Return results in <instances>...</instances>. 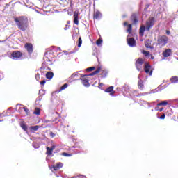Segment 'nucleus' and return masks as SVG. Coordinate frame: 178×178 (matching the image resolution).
<instances>
[{"label":"nucleus","mask_w":178,"mask_h":178,"mask_svg":"<svg viewBox=\"0 0 178 178\" xmlns=\"http://www.w3.org/2000/svg\"><path fill=\"white\" fill-rule=\"evenodd\" d=\"M14 22H15L16 25L17 26L18 29L19 30H22V31H25V30H27V17H18L14 18Z\"/></svg>","instance_id":"f257e3e1"},{"label":"nucleus","mask_w":178,"mask_h":178,"mask_svg":"<svg viewBox=\"0 0 178 178\" xmlns=\"http://www.w3.org/2000/svg\"><path fill=\"white\" fill-rule=\"evenodd\" d=\"M155 24V17H151L148 19V20L146 22V26L144 25H142L140 28L139 34L141 35V37L144 36V31L145 30L147 31H149V29H152V27H154V25Z\"/></svg>","instance_id":"f03ea898"},{"label":"nucleus","mask_w":178,"mask_h":178,"mask_svg":"<svg viewBox=\"0 0 178 178\" xmlns=\"http://www.w3.org/2000/svg\"><path fill=\"white\" fill-rule=\"evenodd\" d=\"M100 70H101V67H98L97 70L94 71L90 74L81 75V80L82 81V84L84 86V87H90V83L88 82V79H87V77L90 76H95V74H98Z\"/></svg>","instance_id":"7ed1b4c3"},{"label":"nucleus","mask_w":178,"mask_h":178,"mask_svg":"<svg viewBox=\"0 0 178 178\" xmlns=\"http://www.w3.org/2000/svg\"><path fill=\"white\" fill-rule=\"evenodd\" d=\"M168 41H169V38H168V36L165 35H163L158 38L157 44L159 45L161 48H163V47H165V45L168 44Z\"/></svg>","instance_id":"20e7f679"},{"label":"nucleus","mask_w":178,"mask_h":178,"mask_svg":"<svg viewBox=\"0 0 178 178\" xmlns=\"http://www.w3.org/2000/svg\"><path fill=\"white\" fill-rule=\"evenodd\" d=\"M136 67L138 72H143L144 70V60L139 58L136 62Z\"/></svg>","instance_id":"39448f33"},{"label":"nucleus","mask_w":178,"mask_h":178,"mask_svg":"<svg viewBox=\"0 0 178 178\" xmlns=\"http://www.w3.org/2000/svg\"><path fill=\"white\" fill-rule=\"evenodd\" d=\"M144 71L147 74H149V76H152V72H154V69L148 63H145L144 65Z\"/></svg>","instance_id":"423d86ee"},{"label":"nucleus","mask_w":178,"mask_h":178,"mask_svg":"<svg viewBox=\"0 0 178 178\" xmlns=\"http://www.w3.org/2000/svg\"><path fill=\"white\" fill-rule=\"evenodd\" d=\"M23 56V54L19 51H13L11 54L12 59H14L15 60H17V59H20Z\"/></svg>","instance_id":"0eeeda50"},{"label":"nucleus","mask_w":178,"mask_h":178,"mask_svg":"<svg viewBox=\"0 0 178 178\" xmlns=\"http://www.w3.org/2000/svg\"><path fill=\"white\" fill-rule=\"evenodd\" d=\"M127 43L131 48H134L136 47V40L133 38H127Z\"/></svg>","instance_id":"6e6552de"},{"label":"nucleus","mask_w":178,"mask_h":178,"mask_svg":"<svg viewBox=\"0 0 178 178\" xmlns=\"http://www.w3.org/2000/svg\"><path fill=\"white\" fill-rule=\"evenodd\" d=\"M62 168H63V163L60 162L53 165V167L51 168V170H58V169H60Z\"/></svg>","instance_id":"1a4fd4ad"},{"label":"nucleus","mask_w":178,"mask_h":178,"mask_svg":"<svg viewBox=\"0 0 178 178\" xmlns=\"http://www.w3.org/2000/svg\"><path fill=\"white\" fill-rule=\"evenodd\" d=\"M25 49L29 54H33V44L30 43H26L25 44Z\"/></svg>","instance_id":"9d476101"},{"label":"nucleus","mask_w":178,"mask_h":178,"mask_svg":"<svg viewBox=\"0 0 178 178\" xmlns=\"http://www.w3.org/2000/svg\"><path fill=\"white\" fill-rule=\"evenodd\" d=\"M172 55V49H167L163 52V56L164 58H168V56H170Z\"/></svg>","instance_id":"9b49d317"},{"label":"nucleus","mask_w":178,"mask_h":178,"mask_svg":"<svg viewBox=\"0 0 178 178\" xmlns=\"http://www.w3.org/2000/svg\"><path fill=\"white\" fill-rule=\"evenodd\" d=\"M170 102H172V100L162 101L161 102L157 104V106H166V105H170Z\"/></svg>","instance_id":"f8f14e48"},{"label":"nucleus","mask_w":178,"mask_h":178,"mask_svg":"<svg viewBox=\"0 0 178 178\" xmlns=\"http://www.w3.org/2000/svg\"><path fill=\"white\" fill-rule=\"evenodd\" d=\"M101 17H102V15L101 14V12H99V10H96L94 12V14H93L94 19H96V20H98L101 19Z\"/></svg>","instance_id":"ddd939ff"},{"label":"nucleus","mask_w":178,"mask_h":178,"mask_svg":"<svg viewBox=\"0 0 178 178\" xmlns=\"http://www.w3.org/2000/svg\"><path fill=\"white\" fill-rule=\"evenodd\" d=\"M74 23L79 26V12L75 11L74 13Z\"/></svg>","instance_id":"4468645a"},{"label":"nucleus","mask_w":178,"mask_h":178,"mask_svg":"<svg viewBox=\"0 0 178 178\" xmlns=\"http://www.w3.org/2000/svg\"><path fill=\"white\" fill-rule=\"evenodd\" d=\"M131 20L133 22V24L138 23V20L137 19V14H133L131 17Z\"/></svg>","instance_id":"2eb2a0df"},{"label":"nucleus","mask_w":178,"mask_h":178,"mask_svg":"<svg viewBox=\"0 0 178 178\" xmlns=\"http://www.w3.org/2000/svg\"><path fill=\"white\" fill-rule=\"evenodd\" d=\"M55 149V146H51V147H47V155H52V152Z\"/></svg>","instance_id":"dca6fc26"},{"label":"nucleus","mask_w":178,"mask_h":178,"mask_svg":"<svg viewBox=\"0 0 178 178\" xmlns=\"http://www.w3.org/2000/svg\"><path fill=\"white\" fill-rule=\"evenodd\" d=\"M52 77H54V72H48L46 74V79H48L49 80H51Z\"/></svg>","instance_id":"f3484780"},{"label":"nucleus","mask_w":178,"mask_h":178,"mask_svg":"<svg viewBox=\"0 0 178 178\" xmlns=\"http://www.w3.org/2000/svg\"><path fill=\"white\" fill-rule=\"evenodd\" d=\"M129 35L127 36V38H137V33H132L131 32H128Z\"/></svg>","instance_id":"a211bd4d"},{"label":"nucleus","mask_w":178,"mask_h":178,"mask_svg":"<svg viewBox=\"0 0 178 178\" xmlns=\"http://www.w3.org/2000/svg\"><path fill=\"white\" fill-rule=\"evenodd\" d=\"M170 81L172 83H178V76H172L170 79Z\"/></svg>","instance_id":"6ab92c4d"},{"label":"nucleus","mask_w":178,"mask_h":178,"mask_svg":"<svg viewBox=\"0 0 178 178\" xmlns=\"http://www.w3.org/2000/svg\"><path fill=\"white\" fill-rule=\"evenodd\" d=\"M138 87L140 90H141V88H143V87H144V83H143V81L142 80H139L138 82Z\"/></svg>","instance_id":"aec40b11"},{"label":"nucleus","mask_w":178,"mask_h":178,"mask_svg":"<svg viewBox=\"0 0 178 178\" xmlns=\"http://www.w3.org/2000/svg\"><path fill=\"white\" fill-rule=\"evenodd\" d=\"M38 129H40V126H38V125L31 127V130L32 131H37V130H38Z\"/></svg>","instance_id":"412c9836"},{"label":"nucleus","mask_w":178,"mask_h":178,"mask_svg":"<svg viewBox=\"0 0 178 178\" xmlns=\"http://www.w3.org/2000/svg\"><path fill=\"white\" fill-rule=\"evenodd\" d=\"M81 44H83V40H81V38L80 37L78 40V48L81 47Z\"/></svg>","instance_id":"4be33fe9"},{"label":"nucleus","mask_w":178,"mask_h":178,"mask_svg":"<svg viewBox=\"0 0 178 178\" xmlns=\"http://www.w3.org/2000/svg\"><path fill=\"white\" fill-rule=\"evenodd\" d=\"M69 85L67 83L64 84L63 86L60 87L59 91H63V90H65V88H67Z\"/></svg>","instance_id":"5701e85b"},{"label":"nucleus","mask_w":178,"mask_h":178,"mask_svg":"<svg viewBox=\"0 0 178 178\" xmlns=\"http://www.w3.org/2000/svg\"><path fill=\"white\" fill-rule=\"evenodd\" d=\"M33 113L34 115H40L41 111L40 110V108H35Z\"/></svg>","instance_id":"b1692460"},{"label":"nucleus","mask_w":178,"mask_h":178,"mask_svg":"<svg viewBox=\"0 0 178 178\" xmlns=\"http://www.w3.org/2000/svg\"><path fill=\"white\" fill-rule=\"evenodd\" d=\"M131 30H133V27H132L131 24H128V28L127 29V32L130 33V32H131Z\"/></svg>","instance_id":"393cba45"},{"label":"nucleus","mask_w":178,"mask_h":178,"mask_svg":"<svg viewBox=\"0 0 178 178\" xmlns=\"http://www.w3.org/2000/svg\"><path fill=\"white\" fill-rule=\"evenodd\" d=\"M47 55H48V54L45 53L44 56V62H51V60L49 58H48Z\"/></svg>","instance_id":"a878e982"},{"label":"nucleus","mask_w":178,"mask_h":178,"mask_svg":"<svg viewBox=\"0 0 178 178\" xmlns=\"http://www.w3.org/2000/svg\"><path fill=\"white\" fill-rule=\"evenodd\" d=\"M106 92H112L113 91V86H110L108 88L106 89Z\"/></svg>","instance_id":"bb28decb"},{"label":"nucleus","mask_w":178,"mask_h":178,"mask_svg":"<svg viewBox=\"0 0 178 178\" xmlns=\"http://www.w3.org/2000/svg\"><path fill=\"white\" fill-rule=\"evenodd\" d=\"M21 127L24 130V131H27V125L24 124H21Z\"/></svg>","instance_id":"cd10ccee"},{"label":"nucleus","mask_w":178,"mask_h":178,"mask_svg":"<svg viewBox=\"0 0 178 178\" xmlns=\"http://www.w3.org/2000/svg\"><path fill=\"white\" fill-rule=\"evenodd\" d=\"M97 45L99 46L101 44H102V40L98 39L96 42Z\"/></svg>","instance_id":"c85d7f7f"},{"label":"nucleus","mask_w":178,"mask_h":178,"mask_svg":"<svg viewBox=\"0 0 178 178\" xmlns=\"http://www.w3.org/2000/svg\"><path fill=\"white\" fill-rule=\"evenodd\" d=\"M95 70V67H91L86 69L87 72H92V70Z\"/></svg>","instance_id":"c756f323"},{"label":"nucleus","mask_w":178,"mask_h":178,"mask_svg":"<svg viewBox=\"0 0 178 178\" xmlns=\"http://www.w3.org/2000/svg\"><path fill=\"white\" fill-rule=\"evenodd\" d=\"M143 54L145 55V56H148V55H149V51H143Z\"/></svg>","instance_id":"7c9ffc66"},{"label":"nucleus","mask_w":178,"mask_h":178,"mask_svg":"<svg viewBox=\"0 0 178 178\" xmlns=\"http://www.w3.org/2000/svg\"><path fill=\"white\" fill-rule=\"evenodd\" d=\"M33 147H35V149L40 148V145H37V143H34L33 144Z\"/></svg>","instance_id":"2f4dec72"},{"label":"nucleus","mask_w":178,"mask_h":178,"mask_svg":"<svg viewBox=\"0 0 178 178\" xmlns=\"http://www.w3.org/2000/svg\"><path fill=\"white\" fill-rule=\"evenodd\" d=\"M35 79H36V80L38 81V80H40V74H37L36 75H35Z\"/></svg>","instance_id":"473e14b6"},{"label":"nucleus","mask_w":178,"mask_h":178,"mask_svg":"<svg viewBox=\"0 0 178 178\" xmlns=\"http://www.w3.org/2000/svg\"><path fill=\"white\" fill-rule=\"evenodd\" d=\"M50 136L51 138H54V137H55L56 134H54L53 132H50Z\"/></svg>","instance_id":"72a5a7b5"},{"label":"nucleus","mask_w":178,"mask_h":178,"mask_svg":"<svg viewBox=\"0 0 178 178\" xmlns=\"http://www.w3.org/2000/svg\"><path fill=\"white\" fill-rule=\"evenodd\" d=\"M45 83H46L45 80H43V81H42L40 82V84H41V86H44V85H45Z\"/></svg>","instance_id":"f704fd0d"},{"label":"nucleus","mask_w":178,"mask_h":178,"mask_svg":"<svg viewBox=\"0 0 178 178\" xmlns=\"http://www.w3.org/2000/svg\"><path fill=\"white\" fill-rule=\"evenodd\" d=\"M23 109L24 110V111L26 112V113H29V109H27V108L24 107Z\"/></svg>","instance_id":"c9c22d12"},{"label":"nucleus","mask_w":178,"mask_h":178,"mask_svg":"<svg viewBox=\"0 0 178 178\" xmlns=\"http://www.w3.org/2000/svg\"><path fill=\"white\" fill-rule=\"evenodd\" d=\"M63 156H70V154L67 153H63Z\"/></svg>","instance_id":"e433bc0d"},{"label":"nucleus","mask_w":178,"mask_h":178,"mask_svg":"<svg viewBox=\"0 0 178 178\" xmlns=\"http://www.w3.org/2000/svg\"><path fill=\"white\" fill-rule=\"evenodd\" d=\"M2 79H3V74L0 72V80H2Z\"/></svg>","instance_id":"4c0bfd02"},{"label":"nucleus","mask_w":178,"mask_h":178,"mask_svg":"<svg viewBox=\"0 0 178 178\" xmlns=\"http://www.w3.org/2000/svg\"><path fill=\"white\" fill-rule=\"evenodd\" d=\"M165 114H163L161 116L159 117V119H165Z\"/></svg>","instance_id":"58836bf2"},{"label":"nucleus","mask_w":178,"mask_h":178,"mask_svg":"<svg viewBox=\"0 0 178 178\" xmlns=\"http://www.w3.org/2000/svg\"><path fill=\"white\" fill-rule=\"evenodd\" d=\"M76 177L77 178H86V177H84L83 175H77Z\"/></svg>","instance_id":"ea45409f"},{"label":"nucleus","mask_w":178,"mask_h":178,"mask_svg":"<svg viewBox=\"0 0 178 178\" xmlns=\"http://www.w3.org/2000/svg\"><path fill=\"white\" fill-rule=\"evenodd\" d=\"M165 33H166L167 35H170V31H169V30H167L165 31Z\"/></svg>","instance_id":"a19ab883"},{"label":"nucleus","mask_w":178,"mask_h":178,"mask_svg":"<svg viewBox=\"0 0 178 178\" xmlns=\"http://www.w3.org/2000/svg\"><path fill=\"white\" fill-rule=\"evenodd\" d=\"M145 47H146V48H151V46H149V44H148V43H145Z\"/></svg>","instance_id":"79ce46f5"},{"label":"nucleus","mask_w":178,"mask_h":178,"mask_svg":"<svg viewBox=\"0 0 178 178\" xmlns=\"http://www.w3.org/2000/svg\"><path fill=\"white\" fill-rule=\"evenodd\" d=\"M76 76H77V74L74 73L72 74L71 77L74 78Z\"/></svg>","instance_id":"37998d69"},{"label":"nucleus","mask_w":178,"mask_h":178,"mask_svg":"<svg viewBox=\"0 0 178 178\" xmlns=\"http://www.w3.org/2000/svg\"><path fill=\"white\" fill-rule=\"evenodd\" d=\"M69 27H70L69 25H66L65 27L64 28V30H67Z\"/></svg>","instance_id":"c03bdc74"},{"label":"nucleus","mask_w":178,"mask_h":178,"mask_svg":"<svg viewBox=\"0 0 178 178\" xmlns=\"http://www.w3.org/2000/svg\"><path fill=\"white\" fill-rule=\"evenodd\" d=\"M44 70V65H42V67L40 68V72H42Z\"/></svg>","instance_id":"a18cd8bd"},{"label":"nucleus","mask_w":178,"mask_h":178,"mask_svg":"<svg viewBox=\"0 0 178 178\" xmlns=\"http://www.w3.org/2000/svg\"><path fill=\"white\" fill-rule=\"evenodd\" d=\"M155 111H159V107H158V106H156V107H155Z\"/></svg>","instance_id":"49530a36"},{"label":"nucleus","mask_w":178,"mask_h":178,"mask_svg":"<svg viewBox=\"0 0 178 178\" xmlns=\"http://www.w3.org/2000/svg\"><path fill=\"white\" fill-rule=\"evenodd\" d=\"M138 78L139 79V80H141V74H139Z\"/></svg>","instance_id":"de8ad7c7"},{"label":"nucleus","mask_w":178,"mask_h":178,"mask_svg":"<svg viewBox=\"0 0 178 178\" xmlns=\"http://www.w3.org/2000/svg\"><path fill=\"white\" fill-rule=\"evenodd\" d=\"M103 84L102 83H99V88H101V87H102Z\"/></svg>","instance_id":"09e8293b"},{"label":"nucleus","mask_w":178,"mask_h":178,"mask_svg":"<svg viewBox=\"0 0 178 178\" xmlns=\"http://www.w3.org/2000/svg\"><path fill=\"white\" fill-rule=\"evenodd\" d=\"M162 111H163V108H161L159 109L160 112H162Z\"/></svg>","instance_id":"8fccbe9b"},{"label":"nucleus","mask_w":178,"mask_h":178,"mask_svg":"<svg viewBox=\"0 0 178 178\" xmlns=\"http://www.w3.org/2000/svg\"><path fill=\"white\" fill-rule=\"evenodd\" d=\"M124 26H127V22H124Z\"/></svg>","instance_id":"3c124183"},{"label":"nucleus","mask_w":178,"mask_h":178,"mask_svg":"<svg viewBox=\"0 0 178 178\" xmlns=\"http://www.w3.org/2000/svg\"><path fill=\"white\" fill-rule=\"evenodd\" d=\"M6 40H0V42H5Z\"/></svg>","instance_id":"603ef678"},{"label":"nucleus","mask_w":178,"mask_h":178,"mask_svg":"<svg viewBox=\"0 0 178 178\" xmlns=\"http://www.w3.org/2000/svg\"><path fill=\"white\" fill-rule=\"evenodd\" d=\"M154 92H154V90H152L149 94H152V93H154Z\"/></svg>","instance_id":"864d4df0"},{"label":"nucleus","mask_w":178,"mask_h":178,"mask_svg":"<svg viewBox=\"0 0 178 178\" xmlns=\"http://www.w3.org/2000/svg\"><path fill=\"white\" fill-rule=\"evenodd\" d=\"M143 95H148V93H143Z\"/></svg>","instance_id":"5fc2aeb1"},{"label":"nucleus","mask_w":178,"mask_h":178,"mask_svg":"<svg viewBox=\"0 0 178 178\" xmlns=\"http://www.w3.org/2000/svg\"><path fill=\"white\" fill-rule=\"evenodd\" d=\"M70 24V21H68V22H67V24Z\"/></svg>","instance_id":"6e6d98bb"},{"label":"nucleus","mask_w":178,"mask_h":178,"mask_svg":"<svg viewBox=\"0 0 178 178\" xmlns=\"http://www.w3.org/2000/svg\"><path fill=\"white\" fill-rule=\"evenodd\" d=\"M0 122H3V120H0Z\"/></svg>","instance_id":"4d7b16f0"},{"label":"nucleus","mask_w":178,"mask_h":178,"mask_svg":"<svg viewBox=\"0 0 178 178\" xmlns=\"http://www.w3.org/2000/svg\"><path fill=\"white\" fill-rule=\"evenodd\" d=\"M56 177H59V175H56Z\"/></svg>","instance_id":"13d9d810"},{"label":"nucleus","mask_w":178,"mask_h":178,"mask_svg":"<svg viewBox=\"0 0 178 178\" xmlns=\"http://www.w3.org/2000/svg\"><path fill=\"white\" fill-rule=\"evenodd\" d=\"M126 17V15H123V17Z\"/></svg>","instance_id":"bf43d9fd"},{"label":"nucleus","mask_w":178,"mask_h":178,"mask_svg":"<svg viewBox=\"0 0 178 178\" xmlns=\"http://www.w3.org/2000/svg\"><path fill=\"white\" fill-rule=\"evenodd\" d=\"M152 59H154V57H152Z\"/></svg>","instance_id":"052dcab7"}]
</instances>
